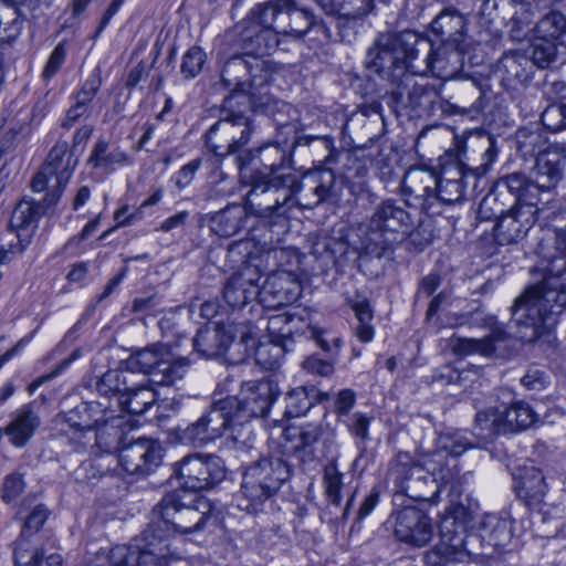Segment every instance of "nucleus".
<instances>
[{"mask_svg":"<svg viewBox=\"0 0 566 566\" xmlns=\"http://www.w3.org/2000/svg\"><path fill=\"white\" fill-rule=\"evenodd\" d=\"M279 32L270 29L247 28L241 32V46L245 54L252 56L269 55L276 50L281 40Z\"/></svg>","mask_w":566,"mask_h":566,"instance_id":"30","label":"nucleus"},{"mask_svg":"<svg viewBox=\"0 0 566 566\" xmlns=\"http://www.w3.org/2000/svg\"><path fill=\"white\" fill-rule=\"evenodd\" d=\"M413 226L411 214L397 201H381L369 218L365 233L366 250L381 258L397 241V234H406Z\"/></svg>","mask_w":566,"mask_h":566,"instance_id":"6","label":"nucleus"},{"mask_svg":"<svg viewBox=\"0 0 566 566\" xmlns=\"http://www.w3.org/2000/svg\"><path fill=\"white\" fill-rule=\"evenodd\" d=\"M41 417L33 402L17 409L8 424L2 429L9 442L15 448L25 447L41 427Z\"/></svg>","mask_w":566,"mask_h":566,"instance_id":"23","label":"nucleus"},{"mask_svg":"<svg viewBox=\"0 0 566 566\" xmlns=\"http://www.w3.org/2000/svg\"><path fill=\"white\" fill-rule=\"evenodd\" d=\"M460 470L446 462L441 452H432L415 461L408 452H399L390 463L389 474L396 491L416 501L436 502L447 485L460 482Z\"/></svg>","mask_w":566,"mask_h":566,"instance_id":"3","label":"nucleus"},{"mask_svg":"<svg viewBox=\"0 0 566 566\" xmlns=\"http://www.w3.org/2000/svg\"><path fill=\"white\" fill-rule=\"evenodd\" d=\"M507 334L503 329L495 328L483 338L454 337L451 340V349L458 356L480 355L490 357L494 354L496 344L505 342Z\"/></svg>","mask_w":566,"mask_h":566,"instance_id":"29","label":"nucleus"},{"mask_svg":"<svg viewBox=\"0 0 566 566\" xmlns=\"http://www.w3.org/2000/svg\"><path fill=\"white\" fill-rule=\"evenodd\" d=\"M473 517L468 507L452 505L442 516L439 525V543L434 554L444 562H463L472 552L470 542L475 537L468 533Z\"/></svg>","mask_w":566,"mask_h":566,"instance_id":"8","label":"nucleus"},{"mask_svg":"<svg viewBox=\"0 0 566 566\" xmlns=\"http://www.w3.org/2000/svg\"><path fill=\"white\" fill-rule=\"evenodd\" d=\"M134 377L135 373L133 371L108 370L96 381V390L103 396L118 395L122 398V395L133 385Z\"/></svg>","mask_w":566,"mask_h":566,"instance_id":"45","label":"nucleus"},{"mask_svg":"<svg viewBox=\"0 0 566 566\" xmlns=\"http://www.w3.org/2000/svg\"><path fill=\"white\" fill-rule=\"evenodd\" d=\"M205 63V52L199 46H192L182 57L181 73L186 78H193L201 72Z\"/></svg>","mask_w":566,"mask_h":566,"instance_id":"61","label":"nucleus"},{"mask_svg":"<svg viewBox=\"0 0 566 566\" xmlns=\"http://www.w3.org/2000/svg\"><path fill=\"white\" fill-rule=\"evenodd\" d=\"M566 33V17L559 11L546 13L534 28L536 38L558 42L559 38Z\"/></svg>","mask_w":566,"mask_h":566,"instance_id":"50","label":"nucleus"},{"mask_svg":"<svg viewBox=\"0 0 566 566\" xmlns=\"http://www.w3.org/2000/svg\"><path fill=\"white\" fill-rule=\"evenodd\" d=\"M546 483L542 472L535 468L526 471L521 476L516 491L518 497H521L527 506L537 507L546 495Z\"/></svg>","mask_w":566,"mask_h":566,"instance_id":"42","label":"nucleus"},{"mask_svg":"<svg viewBox=\"0 0 566 566\" xmlns=\"http://www.w3.org/2000/svg\"><path fill=\"white\" fill-rule=\"evenodd\" d=\"M395 536L415 547L427 545L433 536L431 518L420 509L405 506L396 514Z\"/></svg>","mask_w":566,"mask_h":566,"instance_id":"19","label":"nucleus"},{"mask_svg":"<svg viewBox=\"0 0 566 566\" xmlns=\"http://www.w3.org/2000/svg\"><path fill=\"white\" fill-rule=\"evenodd\" d=\"M157 400L156 391L149 386V382L136 384L129 386V389L119 398V405L123 410L132 415H143Z\"/></svg>","mask_w":566,"mask_h":566,"instance_id":"41","label":"nucleus"},{"mask_svg":"<svg viewBox=\"0 0 566 566\" xmlns=\"http://www.w3.org/2000/svg\"><path fill=\"white\" fill-rule=\"evenodd\" d=\"M311 139L307 136H296L294 124H284L280 126L274 142L263 144L254 149V157L259 158L264 168L263 172L275 177V172L287 160L290 151L296 146L308 145Z\"/></svg>","mask_w":566,"mask_h":566,"instance_id":"15","label":"nucleus"},{"mask_svg":"<svg viewBox=\"0 0 566 566\" xmlns=\"http://www.w3.org/2000/svg\"><path fill=\"white\" fill-rule=\"evenodd\" d=\"M175 475L185 489L203 491L212 489L226 476L223 461L213 454H189L175 464Z\"/></svg>","mask_w":566,"mask_h":566,"instance_id":"13","label":"nucleus"},{"mask_svg":"<svg viewBox=\"0 0 566 566\" xmlns=\"http://www.w3.org/2000/svg\"><path fill=\"white\" fill-rule=\"evenodd\" d=\"M566 166V143H553L536 157L534 184L537 190H549L563 178Z\"/></svg>","mask_w":566,"mask_h":566,"instance_id":"20","label":"nucleus"},{"mask_svg":"<svg viewBox=\"0 0 566 566\" xmlns=\"http://www.w3.org/2000/svg\"><path fill=\"white\" fill-rule=\"evenodd\" d=\"M54 205H50L49 192L43 203L33 200H21L17 203L9 222V234L13 238L7 247L2 245L0 248V264L9 262L25 250L36 229L39 218L46 213V210Z\"/></svg>","mask_w":566,"mask_h":566,"instance_id":"11","label":"nucleus"},{"mask_svg":"<svg viewBox=\"0 0 566 566\" xmlns=\"http://www.w3.org/2000/svg\"><path fill=\"white\" fill-rule=\"evenodd\" d=\"M239 428L223 398L216 399L199 419L190 423L180 433L184 443L203 447L228 434L237 440Z\"/></svg>","mask_w":566,"mask_h":566,"instance_id":"10","label":"nucleus"},{"mask_svg":"<svg viewBox=\"0 0 566 566\" xmlns=\"http://www.w3.org/2000/svg\"><path fill=\"white\" fill-rule=\"evenodd\" d=\"M329 399L328 392L318 391L314 387H297L287 392L285 397V416L296 418L305 415L316 402Z\"/></svg>","mask_w":566,"mask_h":566,"instance_id":"37","label":"nucleus"},{"mask_svg":"<svg viewBox=\"0 0 566 566\" xmlns=\"http://www.w3.org/2000/svg\"><path fill=\"white\" fill-rule=\"evenodd\" d=\"M25 488L23 475L17 472L10 473L4 478L1 497L6 503L14 501Z\"/></svg>","mask_w":566,"mask_h":566,"instance_id":"64","label":"nucleus"},{"mask_svg":"<svg viewBox=\"0 0 566 566\" xmlns=\"http://www.w3.org/2000/svg\"><path fill=\"white\" fill-rule=\"evenodd\" d=\"M301 290V282L296 274L277 270L266 277L262 286H259L258 297L265 307L276 308L296 301Z\"/></svg>","mask_w":566,"mask_h":566,"instance_id":"18","label":"nucleus"},{"mask_svg":"<svg viewBox=\"0 0 566 566\" xmlns=\"http://www.w3.org/2000/svg\"><path fill=\"white\" fill-rule=\"evenodd\" d=\"M230 109L223 105L222 116L206 133V145L216 156H228L235 154L234 144L231 143V133L233 130Z\"/></svg>","mask_w":566,"mask_h":566,"instance_id":"33","label":"nucleus"},{"mask_svg":"<svg viewBox=\"0 0 566 566\" xmlns=\"http://www.w3.org/2000/svg\"><path fill=\"white\" fill-rule=\"evenodd\" d=\"M261 63H256L255 66L251 65L249 61L242 56H232L229 59L221 71V80L227 88H232L230 94L240 93L248 95V87L251 84H247L248 76L254 77L252 74L253 69H259Z\"/></svg>","mask_w":566,"mask_h":566,"instance_id":"31","label":"nucleus"},{"mask_svg":"<svg viewBox=\"0 0 566 566\" xmlns=\"http://www.w3.org/2000/svg\"><path fill=\"white\" fill-rule=\"evenodd\" d=\"M480 537L494 548L507 546L513 537L512 520L496 514H485L480 522Z\"/></svg>","mask_w":566,"mask_h":566,"instance_id":"32","label":"nucleus"},{"mask_svg":"<svg viewBox=\"0 0 566 566\" xmlns=\"http://www.w3.org/2000/svg\"><path fill=\"white\" fill-rule=\"evenodd\" d=\"M499 195L505 199L506 195H511L513 203L523 200L524 202H533L531 198L537 192V188L533 181H530L524 174L513 172L501 177L493 188Z\"/></svg>","mask_w":566,"mask_h":566,"instance_id":"39","label":"nucleus"},{"mask_svg":"<svg viewBox=\"0 0 566 566\" xmlns=\"http://www.w3.org/2000/svg\"><path fill=\"white\" fill-rule=\"evenodd\" d=\"M13 555L15 566H40L43 553L40 548L39 537L27 536V532H21Z\"/></svg>","mask_w":566,"mask_h":566,"instance_id":"47","label":"nucleus"},{"mask_svg":"<svg viewBox=\"0 0 566 566\" xmlns=\"http://www.w3.org/2000/svg\"><path fill=\"white\" fill-rule=\"evenodd\" d=\"M543 126L553 132L566 129V104H551L541 115Z\"/></svg>","mask_w":566,"mask_h":566,"instance_id":"60","label":"nucleus"},{"mask_svg":"<svg viewBox=\"0 0 566 566\" xmlns=\"http://www.w3.org/2000/svg\"><path fill=\"white\" fill-rule=\"evenodd\" d=\"M156 511L160 520L148 525L129 545L113 547L107 554L109 563L135 560V566L169 565L177 558L171 551L170 535L200 532L210 518L207 513L182 504L177 492L165 495Z\"/></svg>","mask_w":566,"mask_h":566,"instance_id":"1","label":"nucleus"},{"mask_svg":"<svg viewBox=\"0 0 566 566\" xmlns=\"http://www.w3.org/2000/svg\"><path fill=\"white\" fill-rule=\"evenodd\" d=\"M531 61L521 52L505 53L496 64V73L506 88H515L531 78Z\"/></svg>","mask_w":566,"mask_h":566,"instance_id":"27","label":"nucleus"},{"mask_svg":"<svg viewBox=\"0 0 566 566\" xmlns=\"http://www.w3.org/2000/svg\"><path fill=\"white\" fill-rule=\"evenodd\" d=\"M533 13L527 8L522 7L512 18L510 36L513 41L521 42L528 39L534 33Z\"/></svg>","mask_w":566,"mask_h":566,"instance_id":"57","label":"nucleus"},{"mask_svg":"<svg viewBox=\"0 0 566 566\" xmlns=\"http://www.w3.org/2000/svg\"><path fill=\"white\" fill-rule=\"evenodd\" d=\"M349 305L355 313L358 322L355 327V335L361 343H369L375 335V331L370 322L373 321V308L366 298L356 297L349 300Z\"/></svg>","mask_w":566,"mask_h":566,"instance_id":"48","label":"nucleus"},{"mask_svg":"<svg viewBox=\"0 0 566 566\" xmlns=\"http://www.w3.org/2000/svg\"><path fill=\"white\" fill-rule=\"evenodd\" d=\"M457 48L458 45H452V50H450L449 44H443L436 50L433 49L429 73L443 80L452 77L460 66V54Z\"/></svg>","mask_w":566,"mask_h":566,"instance_id":"44","label":"nucleus"},{"mask_svg":"<svg viewBox=\"0 0 566 566\" xmlns=\"http://www.w3.org/2000/svg\"><path fill=\"white\" fill-rule=\"evenodd\" d=\"M291 476V468L277 457H262L248 464L242 473L240 491L234 496L235 506L249 514L263 511L270 500Z\"/></svg>","mask_w":566,"mask_h":566,"instance_id":"5","label":"nucleus"},{"mask_svg":"<svg viewBox=\"0 0 566 566\" xmlns=\"http://www.w3.org/2000/svg\"><path fill=\"white\" fill-rule=\"evenodd\" d=\"M502 413L505 433L525 430L537 421V415L524 401H515L509 407H502Z\"/></svg>","mask_w":566,"mask_h":566,"instance_id":"43","label":"nucleus"},{"mask_svg":"<svg viewBox=\"0 0 566 566\" xmlns=\"http://www.w3.org/2000/svg\"><path fill=\"white\" fill-rule=\"evenodd\" d=\"M78 157L70 149L67 142L59 140L50 150L40 171L33 177L31 188L34 192L49 189V200L56 203L71 179Z\"/></svg>","mask_w":566,"mask_h":566,"instance_id":"9","label":"nucleus"},{"mask_svg":"<svg viewBox=\"0 0 566 566\" xmlns=\"http://www.w3.org/2000/svg\"><path fill=\"white\" fill-rule=\"evenodd\" d=\"M279 392L269 380L248 381L238 396L223 398L238 428L251 418L265 417Z\"/></svg>","mask_w":566,"mask_h":566,"instance_id":"12","label":"nucleus"},{"mask_svg":"<svg viewBox=\"0 0 566 566\" xmlns=\"http://www.w3.org/2000/svg\"><path fill=\"white\" fill-rule=\"evenodd\" d=\"M436 187L437 175L423 168L408 169L401 182L402 193L413 198V205L422 210H429L434 205Z\"/></svg>","mask_w":566,"mask_h":566,"instance_id":"22","label":"nucleus"},{"mask_svg":"<svg viewBox=\"0 0 566 566\" xmlns=\"http://www.w3.org/2000/svg\"><path fill=\"white\" fill-rule=\"evenodd\" d=\"M559 44V42L547 41L535 36L532 43L531 55H528L531 65H536L539 69L549 67L557 59Z\"/></svg>","mask_w":566,"mask_h":566,"instance_id":"52","label":"nucleus"},{"mask_svg":"<svg viewBox=\"0 0 566 566\" xmlns=\"http://www.w3.org/2000/svg\"><path fill=\"white\" fill-rule=\"evenodd\" d=\"M343 473L338 470L335 461H331L324 468L323 482L328 501L334 505H339L343 488Z\"/></svg>","mask_w":566,"mask_h":566,"instance_id":"54","label":"nucleus"},{"mask_svg":"<svg viewBox=\"0 0 566 566\" xmlns=\"http://www.w3.org/2000/svg\"><path fill=\"white\" fill-rule=\"evenodd\" d=\"M0 18V39L6 42L14 41L21 33L23 28V17L21 9L18 7H7L1 3Z\"/></svg>","mask_w":566,"mask_h":566,"instance_id":"51","label":"nucleus"},{"mask_svg":"<svg viewBox=\"0 0 566 566\" xmlns=\"http://www.w3.org/2000/svg\"><path fill=\"white\" fill-rule=\"evenodd\" d=\"M557 247L564 254L543 265V280L528 286L511 307L517 337L524 343L544 335L566 307V229L558 232Z\"/></svg>","mask_w":566,"mask_h":566,"instance_id":"2","label":"nucleus"},{"mask_svg":"<svg viewBox=\"0 0 566 566\" xmlns=\"http://www.w3.org/2000/svg\"><path fill=\"white\" fill-rule=\"evenodd\" d=\"M497 191L494 189L488 193L480 202L478 208V216L481 220H500L507 210V203L503 200Z\"/></svg>","mask_w":566,"mask_h":566,"instance_id":"55","label":"nucleus"},{"mask_svg":"<svg viewBox=\"0 0 566 566\" xmlns=\"http://www.w3.org/2000/svg\"><path fill=\"white\" fill-rule=\"evenodd\" d=\"M472 447L464 433L460 431L444 432L440 436L438 449L434 452H441L444 461L450 465L455 464V469L459 470L455 458Z\"/></svg>","mask_w":566,"mask_h":566,"instance_id":"46","label":"nucleus"},{"mask_svg":"<svg viewBox=\"0 0 566 566\" xmlns=\"http://www.w3.org/2000/svg\"><path fill=\"white\" fill-rule=\"evenodd\" d=\"M313 13L305 9H294L290 11V28L283 32L285 36L301 39L307 34V30L313 23Z\"/></svg>","mask_w":566,"mask_h":566,"instance_id":"59","label":"nucleus"},{"mask_svg":"<svg viewBox=\"0 0 566 566\" xmlns=\"http://www.w3.org/2000/svg\"><path fill=\"white\" fill-rule=\"evenodd\" d=\"M120 439V431L117 427L101 426L95 432L96 446L106 453L115 451Z\"/></svg>","mask_w":566,"mask_h":566,"instance_id":"63","label":"nucleus"},{"mask_svg":"<svg viewBox=\"0 0 566 566\" xmlns=\"http://www.w3.org/2000/svg\"><path fill=\"white\" fill-rule=\"evenodd\" d=\"M247 214L244 206L229 205L209 217V228L219 237L234 235L242 229Z\"/></svg>","mask_w":566,"mask_h":566,"instance_id":"35","label":"nucleus"},{"mask_svg":"<svg viewBox=\"0 0 566 566\" xmlns=\"http://www.w3.org/2000/svg\"><path fill=\"white\" fill-rule=\"evenodd\" d=\"M323 429L317 424L287 428L283 432V452L296 455L301 461L312 460L314 446L318 442Z\"/></svg>","mask_w":566,"mask_h":566,"instance_id":"25","label":"nucleus"},{"mask_svg":"<svg viewBox=\"0 0 566 566\" xmlns=\"http://www.w3.org/2000/svg\"><path fill=\"white\" fill-rule=\"evenodd\" d=\"M433 56V45L430 40L412 31L400 33H382L376 40L375 46L367 52L368 67L377 73L392 76L426 75L430 71Z\"/></svg>","mask_w":566,"mask_h":566,"instance_id":"4","label":"nucleus"},{"mask_svg":"<svg viewBox=\"0 0 566 566\" xmlns=\"http://www.w3.org/2000/svg\"><path fill=\"white\" fill-rule=\"evenodd\" d=\"M280 14V10L272 3L256 4L248 18L247 28H256L274 30L273 25L276 17Z\"/></svg>","mask_w":566,"mask_h":566,"instance_id":"56","label":"nucleus"},{"mask_svg":"<svg viewBox=\"0 0 566 566\" xmlns=\"http://www.w3.org/2000/svg\"><path fill=\"white\" fill-rule=\"evenodd\" d=\"M296 176L284 174L270 177L263 171H255L252 176V188L247 196L245 208L260 218H270L274 214L285 213L284 207L294 196Z\"/></svg>","mask_w":566,"mask_h":566,"instance_id":"7","label":"nucleus"},{"mask_svg":"<svg viewBox=\"0 0 566 566\" xmlns=\"http://www.w3.org/2000/svg\"><path fill=\"white\" fill-rule=\"evenodd\" d=\"M335 176L329 170L305 174L301 181L296 179L295 195H300L298 203L304 208H314L331 196Z\"/></svg>","mask_w":566,"mask_h":566,"instance_id":"24","label":"nucleus"},{"mask_svg":"<svg viewBox=\"0 0 566 566\" xmlns=\"http://www.w3.org/2000/svg\"><path fill=\"white\" fill-rule=\"evenodd\" d=\"M128 364L135 370L148 376L147 382L159 386H172L185 377L189 368L187 358L165 359L156 346L137 350Z\"/></svg>","mask_w":566,"mask_h":566,"instance_id":"14","label":"nucleus"},{"mask_svg":"<svg viewBox=\"0 0 566 566\" xmlns=\"http://www.w3.org/2000/svg\"><path fill=\"white\" fill-rule=\"evenodd\" d=\"M260 279L258 266L244 264L240 271L230 276L223 287V298L227 304L233 308H240L258 297Z\"/></svg>","mask_w":566,"mask_h":566,"instance_id":"21","label":"nucleus"},{"mask_svg":"<svg viewBox=\"0 0 566 566\" xmlns=\"http://www.w3.org/2000/svg\"><path fill=\"white\" fill-rule=\"evenodd\" d=\"M465 187V184H459L452 180H449V184H439L437 181L434 203L443 202L447 205H452L458 202L464 196Z\"/></svg>","mask_w":566,"mask_h":566,"instance_id":"62","label":"nucleus"},{"mask_svg":"<svg viewBox=\"0 0 566 566\" xmlns=\"http://www.w3.org/2000/svg\"><path fill=\"white\" fill-rule=\"evenodd\" d=\"M130 164V157L124 150L119 148L111 149L108 143L102 138L96 140L87 159V165L93 169L104 171H114L116 167Z\"/></svg>","mask_w":566,"mask_h":566,"instance_id":"36","label":"nucleus"},{"mask_svg":"<svg viewBox=\"0 0 566 566\" xmlns=\"http://www.w3.org/2000/svg\"><path fill=\"white\" fill-rule=\"evenodd\" d=\"M102 85V78L97 72L91 74L80 86V88L73 93L74 103L87 107L93 112L94 97L98 93Z\"/></svg>","mask_w":566,"mask_h":566,"instance_id":"58","label":"nucleus"},{"mask_svg":"<svg viewBox=\"0 0 566 566\" xmlns=\"http://www.w3.org/2000/svg\"><path fill=\"white\" fill-rule=\"evenodd\" d=\"M496 156V151L491 145L484 151V163L474 169L465 170L463 166L458 161L453 160L449 165L441 164V170L439 176H437V180L439 184H449V180L455 181L459 184H468V179L473 178L474 184L476 182L478 177H481L486 174L489 167L494 161Z\"/></svg>","mask_w":566,"mask_h":566,"instance_id":"34","label":"nucleus"},{"mask_svg":"<svg viewBox=\"0 0 566 566\" xmlns=\"http://www.w3.org/2000/svg\"><path fill=\"white\" fill-rule=\"evenodd\" d=\"M517 149L523 157L544 151L546 139L538 129L521 128L516 132Z\"/></svg>","mask_w":566,"mask_h":566,"instance_id":"53","label":"nucleus"},{"mask_svg":"<svg viewBox=\"0 0 566 566\" xmlns=\"http://www.w3.org/2000/svg\"><path fill=\"white\" fill-rule=\"evenodd\" d=\"M474 428L479 434L486 439H492L499 433H505L502 408L489 407L476 412Z\"/></svg>","mask_w":566,"mask_h":566,"instance_id":"49","label":"nucleus"},{"mask_svg":"<svg viewBox=\"0 0 566 566\" xmlns=\"http://www.w3.org/2000/svg\"><path fill=\"white\" fill-rule=\"evenodd\" d=\"M232 342V337L224 331L200 329L195 336L192 344L197 353L206 358H213L223 354Z\"/></svg>","mask_w":566,"mask_h":566,"instance_id":"40","label":"nucleus"},{"mask_svg":"<svg viewBox=\"0 0 566 566\" xmlns=\"http://www.w3.org/2000/svg\"><path fill=\"white\" fill-rule=\"evenodd\" d=\"M536 202L515 201L510 205L504 216L495 222L494 237L499 244L518 243L535 223L538 212Z\"/></svg>","mask_w":566,"mask_h":566,"instance_id":"16","label":"nucleus"},{"mask_svg":"<svg viewBox=\"0 0 566 566\" xmlns=\"http://www.w3.org/2000/svg\"><path fill=\"white\" fill-rule=\"evenodd\" d=\"M249 105L250 97L244 94H229L224 98L226 109H230L231 123H233V130L230 136L231 143L234 144L235 153L250 142L254 129L252 120L241 109V107L247 108Z\"/></svg>","mask_w":566,"mask_h":566,"instance_id":"26","label":"nucleus"},{"mask_svg":"<svg viewBox=\"0 0 566 566\" xmlns=\"http://www.w3.org/2000/svg\"><path fill=\"white\" fill-rule=\"evenodd\" d=\"M317 6L331 17L342 22H356L368 15L374 0H315Z\"/></svg>","mask_w":566,"mask_h":566,"instance_id":"28","label":"nucleus"},{"mask_svg":"<svg viewBox=\"0 0 566 566\" xmlns=\"http://www.w3.org/2000/svg\"><path fill=\"white\" fill-rule=\"evenodd\" d=\"M465 27V18L451 9L443 10L431 23L432 32L451 45L459 44Z\"/></svg>","mask_w":566,"mask_h":566,"instance_id":"38","label":"nucleus"},{"mask_svg":"<svg viewBox=\"0 0 566 566\" xmlns=\"http://www.w3.org/2000/svg\"><path fill=\"white\" fill-rule=\"evenodd\" d=\"M163 452L159 442L139 438L120 449L118 463L128 474L148 475L161 464Z\"/></svg>","mask_w":566,"mask_h":566,"instance_id":"17","label":"nucleus"}]
</instances>
